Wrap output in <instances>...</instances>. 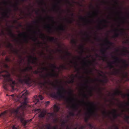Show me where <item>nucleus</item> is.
<instances>
[{
    "mask_svg": "<svg viewBox=\"0 0 129 129\" xmlns=\"http://www.w3.org/2000/svg\"><path fill=\"white\" fill-rule=\"evenodd\" d=\"M78 115L80 113H76ZM84 114V121L89 127V129H92L93 126L90 123L88 122L89 119H93L100 121V117L101 116L103 121L106 122H111L113 123L112 127L111 129H119L117 124L115 123L116 121L120 122V120L118 119V117L123 116V118L128 124H129V115H127L126 113H83ZM129 114V113H128Z\"/></svg>",
    "mask_w": 129,
    "mask_h": 129,
    "instance_id": "1",
    "label": "nucleus"
},
{
    "mask_svg": "<svg viewBox=\"0 0 129 129\" xmlns=\"http://www.w3.org/2000/svg\"><path fill=\"white\" fill-rule=\"evenodd\" d=\"M66 92V91L64 88L62 86H60L58 89L56 94H54V96L57 98H64L65 101L69 103L74 101L75 100L74 99L70 96L72 95L73 91L71 90H70L68 93L69 96L67 97H65L64 94V93Z\"/></svg>",
    "mask_w": 129,
    "mask_h": 129,
    "instance_id": "2",
    "label": "nucleus"
},
{
    "mask_svg": "<svg viewBox=\"0 0 129 129\" xmlns=\"http://www.w3.org/2000/svg\"><path fill=\"white\" fill-rule=\"evenodd\" d=\"M78 104L79 105H82L87 106L86 109L88 113H93L96 109V107L93 102H85L83 100H78Z\"/></svg>",
    "mask_w": 129,
    "mask_h": 129,
    "instance_id": "3",
    "label": "nucleus"
},
{
    "mask_svg": "<svg viewBox=\"0 0 129 129\" xmlns=\"http://www.w3.org/2000/svg\"><path fill=\"white\" fill-rule=\"evenodd\" d=\"M19 81L21 83L29 85L31 83V78L30 74H22L19 76Z\"/></svg>",
    "mask_w": 129,
    "mask_h": 129,
    "instance_id": "4",
    "label": "nucleus"
},
{
    "mask_svg": "<svg viewBox=\"0 0 129 129\" xmlns=\"http://www.w3.org/2000/svg\"><path fill=\"white\" fill-rule=\"evenodd\" d=\"M28 99L25 98L24 99V102L21 104V105L18 107L16 109H11L5 111L2 113H18L19 110H23L26 107L28 102L27 101Z\"/></svg>",
    "mask_w": 129,
    "mask_h": 129,
    "instance_id": "5",
    "label": "nucleus"
},
{
    "mask_svg": "<svg viewBox=\"0 0 129 129\" xmlns=\"http://www.w3.org/2000/svg\"><path fill=\"white\" fill-rule=\"evenodd\" d=\"M18 36L19 38L23 37V40L24 42L26 43H28V38L31 39L34 41H36L37 39V38L35 36L30 37L26 35V32H23L19 34Z\"/></svg>",
    "mask_w": 129,
    "mask_h": 129,
    "instance_id": "6",
    "label": "nucleus"
},
{
    "mask_svg": "<svg viewBox=\"0 0 129 129\" xmlns=\"http://www.w3.org/2000/svg\"><path fill=\"white\" fill-rule=\"evenodd\" d=\"M112 57L115 59V60L113 61L114 63L115 62L121 63L123 64L122 67L124 68L125 69L127 67L129 66V64L126 63V61L125 60L119 59L115 56H113Z\"/></svg>",
    "mask_w": 129,
    "mask_h": 129,
    "instance_id": "7",
    "label": "nucleus"
},
{
    "mask_svg": "<svg viewBox=\"0 0 129 129\" xmlns=\"http://www.w3.org/2000/svg\"><path fill=\"white\" fill-rule=\"evenodd\" d=\"M15 115L18 118V119H20L21 122L22 123V125L24 127H25L26 125L28 124V123L31 122L33 119H31L29 120H24L23 116L21 114V113H15Z\"/></svg>",
    "mask_w": 129,
    "mask_h": 129,
    "instance_id": "8",
    "label": "nucleus"
},
{
    "mask_svg": "<svg viewBox=\"0 0 129 129\" xmlns=\"http://www.w3.org/2000/svg\"><path fill=\"white\" fill-rule=\"evenodd\" d=\"M129 106V102L127 101L124 104H120L118 105V107L122 112L127 111L129 110L128 107Z\"/></svg>",
    "mask_w": 129,
    "mask_h": 129,
    "instance_id": "9",
    "label": "nucleus"
},
{
    "mask_svg": "<svg viewBox=\"0 0 129 129\" xmlns=\"http://www.w3.org/2000/svg\"><path fill=\"white\" fill-rule=\"evenodd\" d=\"M2 76L4 78V80L3 81V87L4 89H7L6 86L7 85V84L6 83L7 82H10L12 81V79L10 77V75L9 74L7 75H3Z\"/></svg>",
    "mask_w": 129,
    "mask_h": 129,
    "instance_id": "10",
    "label": "nucleus"
},
{
    "mask_svg": "<svg viewBox=\"0 0 129 129\" xmlns=\"http://www.w3.org/2000/svg\"><path fill=\"white\" fill-rule=\"evenodd\" d=\"M86 78L89 80H88V83L98 81L103 83H106L108 81V79L106 77H105L102 80L99 79L97 78L93 79L91 78L90 77L88 76H87Z\"/></svg>",
    "mask_w": 129,
    "mask_h": 129,
    "instance_id": "11",
    "label": "nucleus"
},
{
    "mask_svg": "<svg viewBox=\"0 0 129 129\" xmlns=\"http://www.w3.org/2000/svg\"><path fill=\"white\" fill-rule=\"evenodd\" d=\"M81 57L79 56H73L72 60H70L69 61V62L70 63H73V64L75 65L74 66L75 68L76 69H77V62L75 60L76 59H77L78 60H80L81 58Z\"/></svg>",
    "mask_w": 129,
    "mask_h": 129,
    "instance_id": "12",
    "label": "nucleus"
},
{
    "mask_svg": "<svg viewBox=\"0 0 129 129\" xmlns=\"http://www.w3.org/2000/svg\"><path fill=\"white\" fill-rule=\"evenodd\" d=\"M51 71V73H47L44 75L42 76L43 77L45 78L48 77H57L58 76V74L55 72L54 70L53 69H51L50 70Z\"/></svg>",
    "mask_w": 129,
    "mask_h": 129,
    "instance_id": "13",
    "label": "nucleus"
},
{
    "mask_svg": "<svg viewBox=\"0 0 129 129\" xmlns=\"http://www.w3.org/2000/svg\"><path fill=\"white\" fill-rule=\"evenodd\" d=\"M45 19H47L51 21L52 23L54 24L55 23V22L54 21L53 18L52 17L48 16L46 18H42L41 16L39 17V19L38 20L35 22H38V21L42 20L44 21H45Z\"/></svg>",
    "mask_w": 129,
    "mask_h": 129,
    "instance_id": "14",
    "label": "nucleus"
},
{
    "mask_svg": "<svg viewBox=\"0 0 129 129\" xmlns=\"http://www.w3.org/2000/svg\"><path fill=\"white\" fill-rule=\"evenodd\" d=\"M37 60L38 58L37 57H34L31 55H30L29 56L28 59V64L30 62L31 60V63H32L36 64Z\"/></svg>",
    "mask_w": 129,
    "mask_h": 129,
    "instance_id": "15",
    "label": "nucleus"
},
{
    "mask_svg": "<svg viewBox=\"0 0 129 129\" xmlns=\"http://www.w3.org/2000/svg\"><path fill=\"white\" fill-rule=\"evenodd\" d=\"M6 47H7L9 48L13 53L15 54H17L18 53V50L16 49H12V46L10 43H7L6 45Z\"/></svg>",
    "mask_w": 129,
    "mask_h": 129,
    "instance_id": "16",
    "label": "nucleus"
},
{
    "mask_svg": "<svg viewBox=\"0 0 129 129\" xmlns=\"http://www.w3.org/2000/svg\"><path fill=\"white\" fill-rule=\"evenodd\" d=\"M82 64H83L82 68H83L84 66L88 67L91 65L92 64V62L89 60H87L86 62H85L84 61V60H83Z\"/></svg>",
    "mask_w": 129,
    "mask_h": 129,
    "instance_id": "17",
    "label": "nucleus"
},
{
    "mask_svg": "<svg viewBox=\"0 0 129 129\" xmlns=\"http://www.w3.org/2000/svg\"><path fill=\"white\" fill-rule=\"evenodd\" d=\"M67 119H61L60 121L61 123V124L62 125L64 126L66 123L68 122L70 120V117L69 115H68L67 117Z\"/></svg>",
    "mask_w": 129,
    "mask_h": 129,
    "instance_id": "18",
    "label": "nucleus"
},
{
    "mask_svg": "<svg viewBox=\"0 0 129 129\" xmlns=\"http://www.w3.org/2000/svg\"><path fill=\"white\" fill-rule=\"evenodd\" d=\"M88 83V80H87L85 81L84 84L79 88L80 91H83L85 88L87 89L88 88V86L87 84Z\"/></svg>",
    "mask_w": 129,
    "mask_h": 129,
    "instance_id": "19",
    "label": "nucleus"
},
{
    "mask_svg": "<svg viewBox=\"0 0 129 129\" xmlns=\"http://www.w3.org/2000/svg\"><path fill=\"white\" fill-rule=\"evenodd\" d=\"M121 54L123 55H129V50H127L126 47H124L122 49Z\"/></svg>",
    "mask_w": 129,
    "mask_h": 129,
    "instance_id": "20",
    "label": "nucleus"
},
{
    "mask_svg": "<svg viewBox=\"0 0 129 129\" xmlns=\"http://www.w3.org/2000/svg\"><path fill=\"white\" fill-rule=\"evenodd\" d=\"M6 30L8 32L9 35L11 37L13 38L15 37V35L12 33L11 30L9 27H6Z\"/></svg>",
    "mask_w": 129,
    "mask_h": 129,
    "instance_id": "21",
    "label": "nucleus"
},
{
    "mask_svg": "<svg viewBox=\"0 0 129 129\" xmlns=\"http://www.w3.org/2000/svg\"><path fill=\"white\" fill-rule=\"evenodd\" d=\"M79 19L80 20H82L86 23H90L91 22V20L86 19L84 17L81 16L79 18Z\"/></svg>",
    "mask_w": 129,
    "mask_h": 129,
    "instance_id": "22",
    "label": "nucleus"
},
{
    "mask_svg": "<svg viewBox=\"0 0 129 129\" xmlns=\"http://www.w3.org/2000/svg\"><path fill=\"white\" fill-rule=\"evenodd\" d=\"M34 112H38L39 113H47V110L44 109H43L42 110L40 109H37L34 110Z\"/></svg>",
    "mask_w": 129,
    "mask_h": 129,
    "instance_id": "23",
    "label": "nucleus"
},
{
    "mask_svg": "<svg viewBox=\"0 0 129 129\" xmlns=\"http://www.w3.org/2000/svg\"><path fill=\"white\" fill-rule=\"evenodd\" d=\"M77 74H75L74 75L73 74L70 77V80L69 81V83H72L74 82V79L75 78L77 77Z\"/></svg>",
    "mask_w": 129,
    "mask_h": 129,
    "instance_id": "24",
    "label": "nucleus"
},
{
    "mask_svg": "<svg viewBox=\"0 0 129 129\" xmlns=\"http://www.w3.org/2000/svg\"><path fill=\"white\" fill-rule=\"evenodd\" d=\"M113 95H122V92L118 89H116L114 93L113 94Z\"/></svg>",
    "mask_w": 129,
    "mask_h": 129,
    "instance_id": "25",
    "label": "nucleus"
},
{
    "mask_svg": "<svg viewBox=\"0 0 129 129\" xmlns=\"http://www.w3.org/2000/svg\"><path fill=\"white\" fill-rule=\"evenodd\" d=\"M44 27L47 28L48 31L49 33L52 32V28L50 26V24H48L44 25Z\"/></svg>",
    "mask_w": 129,
    "mask_h": 129,
    "instance_id": "26",
    "label": "nucleus"
},
{
    "mask_svg": "<svg viewBox=\"0 0 129 129\" xmlns=\"http://www.w3.org/2000/svg\"><path fill=\"white\" fill-rule=\"evenodd\" d=\"M64 26L62 24H61L56 28V29L57 30H64Z\"/></svg>",
    "mask_w": 129,
    "mask_h": 129,
    "instance_id": "27",
    "label": "nucleus"
},
{
    "mask_svg": "<svg viewBox=\"0 0 129 129\" xmlns=\"http://www.w3.org/2000/svg\"><path fill=\"white\" fill-rule=\"evenodd\" d=\"M32 69V67L31 66L27 67H26L24 69H22V72H24L26 71H28Z\"/></svg>",
    "mask_w": 129,
    "mask_h": 129,
    "instance_id": "28",
    "label": "nucleus"
},
{
    "mask_svg": "<svg viewBox=\"0 0 129 129\" xmlns=\"http://www.w3.org/2000/svg\"><path fill=\"white\" fill-rule=\"evenodd\" d=\"M95 13V12L93 11L92 12L91 14H90L89 13H88V17L89 18H91L93 17L97 16V15Z\"/></svg>",
    "mask_w": 129,
    "mask_h": 129,
    "instance_id": "29",
    "label": "nucleus"
},
{
    "mask_svg": "<svg viewBox=\"0 0 129 129\" xmlns=\"http://www.w3.org/2000/svg\"><path fill=\"white\" fill-rule=\"evenodd\" d=\"M78 49L80 50V53H82L84 52L83 46L82 45H79L78 47Z\"/></svg>",
    "mask_w": 129,
    "mask_h": 129,
    "instance_id": "30",
    "label": "nucleus"
},
{
    "mask_svg": "<svg viewBox=\"0 0 129 129\" xmlns=\"http://www.w3.org/2000/svg\"><path fill=\"white\" fill-rule=\"evenodd\" d=\"M22 93H23L21 96L22 98H23V96L25 97L28 93L27 90H24Z\"/></svg>",
    "mask_w": 129,
    "mask_h": 129,
    "instance_id": "31",
    "label": "nucleus"
},
{
    "mask_svg": "<svg viewBox=\"0 0 129 129\" xmlns=\"http://www.w3.org/2000/svg\"><path fill=\"white\" fill-rule=\"evenodd\" d=\"M114 63V62H107V64L108 67L111 69L112 68H114V66L112 65V64Z\"/></svg>",
    "mask_w": 129,
    "mask_h": 129,
    "instance_id": "32",
    "label": "nucleus"
},
{
    "mask_svg": "<svg viewBox=\"0 0 129 129\" xmlns=\"http://www.w3.org/2000/svg\"><path fill=\"white\" fill-rule=\"evenodd\" d=\"M60 108L58 106L55 105H54V110L55 112H57L59 110Z\"/></svg>",
    "mask_w": 129,
    "mask_h": 129,
    "instance_id": "33",
    "label": "nucleus"
},
{
    "mask_svg": "<svg viewBox=\"0 0 129 129\" xmlns=\"http://www.w3.org/2000/svg\"><path fill=\"white\" fill-rule=\"evenodd\" d=\"M104 42L107 44H109L110 45H111L112 43L110 42L108 40L107 38H105L104 41Z\"/></svg>",
    "mask_w": 129,
    "mask_h": 129,
    "instance_id": "34",
    "label": "nucleus"
},
{
    "mask_svg": "<svg viewBox=\"0 0 129 129\" xmlns=\"http://www.w3.org/2000/svg\"><path fill=\"white\" fill-rule=\"evenodd\" d=\"M2 16L4 17H8L9 16L8 15V12H4L2 14Z\"/></svg>",
    "mask_w": 129,
    "mask_h": 129,
    "instance_id": "35",
    "label": "nucleus"
},
{
    "mask_svg": "<svg viewBox=\"0 0 129 129\" xmlns=\"http://www.w3.org/2000/svg\"><path fill=\"white\" fill-rule=\"evenodd\" d=\"M124 29L123 28H121L120 29L118 28H116L113 30V31L115 32H118V31H121L122 32L124 31Z\"/></svg>",
    "mask_w": 129,
    "mask_h": 129,
    "instance_id": "36",
    "label": "nucleus"
},
{
    "mask_svg": "<svg viewBox=\"0 0 129 129\" xmlns=\"http://www.w3.org/2000/svg\"><path fill=\"white\" fill-rule=\"evenodd\" d=\"M120 19L121 20V22L122 23H124V20H125V18H119V17H117L115 18L114 20L115 21H116L118 19Z\"/></svg>",
    "mask_w": 129,
    "mask_h": 129,
    "instance_id": "37",
    "label": "nucleus"
},
{
    "mask_svg": "<svg viewBox=\"0 0 129 129\" xmlns=\"http://www.w3.org/2000/svg\"><path fill=\"white\" fill-rule=\"evenodd\" d=\"M65 66V65L64 64H61L60 65L59 67H58V69H66Z\"/></svg>",
    "mask_w": 129,
    "mask_h": 129,
    "instance_id": "38",
    "label": "nucleus"
},
{
    "mask_svg": "<svg viewBox=\"0 0 129 129\" xmlns=\"http://www.w3.org/2000/svg\"><path fill=\"white\" fill-rule=\"evenodd\" d=\"M45 126L46 127L47 129H52V126L50 124H48L45 125Z\"/></svg>",
    "mask_w": 129,
    "mask_h": 129,
    "instance_id": "39",
    "label": "nucleus"
},
{
    "mask_svg": "<svg viewBox=\"0 0 129 129\" xmlns=\"http://www.w3.org/2000/svg\"><path fill=\"white\" fill-rule=\"evenodd\" d=\"M107 25L105 24H103L102 25V27H101L99 25L97 26V28L99 29H102L104 27H107Z\"/></svg>",
    "mask_w": 129,
    "mask_h": 129,
    "instance_id": "40",
    "label": "nucleus"
},
{
    "mask_svg": "<svg viewBox=\"0 0 129 129\" xmlns=\"http://www.w3.org/2000/svg\"><path fill=\"white\" fill-rule=\"evenodd\" d=\"M46 37L48 40L50 41H53L54 40V38L53 37H50L48 36H46Z\"/></svg>",
    "mask_w": 129,
    "mask_h": 129,
    "instance_id": "41",
    "label": "nucleus"
},
{
    "mask_svg": "<svg viewBox=\"0 0 129 129\" xmlns=\"http://www.w3.org/2000/svg\"><path fill=\"white\" fill-rule=\"evenodd\" d=\"M50 67L51 68H53V69H58V67H56L55 65V64H51L50 65Z\"/></svg>",
    "mask_w": 129,
    "mask_h": 129,
    "instance_id": "42",
    "label": "nucleus"
},
{
    "mask_svg": "<svg viewBox=\"0 0 129 129\" xmlns=\"http://www.w3.org/2000/svg\"><path fill=\"white\" fill-rule=\"evenodd\" d=\"M18 5V3H16L14 4L12 6L15 9L16 8L17 9H18V8L17 7V5Z\"/></svg>",
    "mask_w": 129,
    "mask_h": 129,
    "instance_id": "43",
    "label": "nucleus"
},
{
    "mask_svg": "<svg viewBox=\"0 0 129 129\" xmlns=\"http://www.w3.org/2000/svg\"><path fill=\"white\" fill-rule=\"evenodd\" d=\"M103 61H106L107 60V58L106 56L104 55L102 56L101 57Z\"/></svg>",
    "mask_w": 129,
    "mask_h": 129,
    "instance_id": "44",
    "label": "nucleus"
},
{
    "mask_svg": "<svg viewBox=\"0 0 129 129\" xmlns=\"http://www.w3.org/2000/svg\"><path fill=\"white\" fill-rule=\"evenodd\" d=\"M88 94L90 96L92 95V90L91 88H90L88 91Z\"/></svg>",
    "mask_w": 129,
    "mask_h": 129,
    "instance_id": "45",
    "label": "nucleus"
},
{
    "mask_svg": "<svg viewBox=\"0 0 129 129\" xmlns=\"http://www.w3.org/2000/svg\"><path fill=\"white\" fill-rule=\"evenodd\" d=\"M12 82L11 83H10V85L13 89L14 87V85L15 84V81H12Z\"/></svg>",
    "mask_w": 129,
    "mask_h": 129,
    "instance_id": "46",
    "label": "nucleus"
},
{
    "mask_svg": "<svg viewBox=\"0 0 129 129\" xmlns=\"http://www.w3.org/2000/svg\"><path fill=\"white\" fill-rule=\"evenodd\" d=\"M40 114L39 115V116L40 118H44V117L45 114L46 113H40Z\"/></svg>",
    "mask_w": 129,
    "mask_h": 129,
    "instance_id": "47",
    "label": "nucleus"
},
{
    "mask_svg": "<svg viewBox=\"0 0 129 129\" xmlns=\"http://www.w3.org/2000/svg\"><path fill=\"white\" fill-rule=\"evenodd\" d=\"M66 21L68 23H71L73 22V19H66Z\"/></svg>",
    "mask_w": 129,
    "mask_h": 129,
    "instance_id": "48",
    "label": "nucleus"
},
{
    "mask_svg": "<svg viewBox=\"0 0 129 129\" xmlns=\"http://www.w3.org/2000/svg\"><path fill=\"white\" fill-rule=\"evenodd\" d=\"M40 69L43 70H45L46 71H48V70H49V69L47 67H43L42 68H40Z\"/></svg>",
    "mask_w": 129,
    "mask_h": 129,
    "instance_id": "49",
    "label": "nucleus"
},
{
    "mask_svg": "<svg viewBox=\"0 0 129 129\" xmlns=\"http://www.w3.org/2000/svg\"><path fill=\"white\" fill-rule=\"evenodd\" d=\"M54 122L55 123H56L59 121L58 118H55L53 119Z\"/></svg>",
    "mask_w": 129,
    "mask_h": 129,
    "instance_id": "50",
    "label": "nucleus"
},
{
    "mask_svg": "<svg viewBox=\"0 0 129 129\" xmlns=\"http://www.w3.org/2000/svg\"><path fill=\"white\" fill-rule=\"evenodd\" d=\"M108 21L104 19H103L100 21V23L101 24L102 23H108Z\"/></svg>",
    "mask_w": 129,
    "mask_h": 129,
    "instance_id": "51",
    "label": "nucleus"
},
{
    "mask_svg": "<svg viewBox=\"0 0 129 129\" xmlns=\"http://www.w3.org/2000/svg\"><path fill=\"white\" fill-rule=\"evenodd\" d=\"M40 38L43 39H44L46 37L44 34L42 33L40 34Z\"/></svg>",
    "mask_w": 129,
    "mask_h": 129,
    "instance_id": "52",
    "label": "nucleus"
},
{
    "mask_svg": "<svg viewBox=\"0 0 129 129\" xmlns=\"http://www.w3.org/2000/svg\"><path fill=\"white\" fill-rule=\"evenodd\" d=\"M106 51V49H101L100 51L103 55H104Z\"/></svg>",
    "mask_w": 129,
    "mask_h": 129,
    "instance_id": "53",
    "label": "nucleus"
},
{
    "mask_svg": "<svg viewBox=\"0 0 129 129\" xmlns=\"http://www.w3.org/2000/svg\"><path fill=\"white\" fill-rule=\"evenodd\" d=\"M57 7V5H54L52 8V9L53 11H56V9Z\"/></svg>",
    "mask_w": 129,
    "mask_h": 129,
    "instance_id": "54",
    "label": "nucleus"
},
{
    "mask_svg": "<svg viewBox=\"0 0 129 129\" xmlns=\"http://www.w3.org/2000/svg\"><path fill=\"white\" fill-rule=\"evenodd\" d=\"M28 27L29 28L27 30L29 31H31V29L33 27V26L32 25H30L28 26Z\"/></svg>",
    "mask_w": 129,
    "mask_h": 129,
    "instance_id": "55",
    "label": "nucleus"
},
{
    "mask_svg": "<svg viewBox=\"0 0 129 129\" xmlns=\"http://www.w3.org/2000/svg\"><path fill=\"white\" fill-rule=\"evenodd\" d=\"M114 14H116V15L117 16H118L119 15H120L121 13V12H113Z\"/></svg>",
    "mask_w": 129,
    "mask_h": 129,
    "instance_id": "56",
    "label": "nucleus"
},
{
    "mask_svg": "<svg viewBox=\"0 0 129 129\" xmlns=\"http://www.w3.org/2000/svg\"><path fill=\"white\" fill-rule=\"evenodd\" d=\"M119 35V34L118 33H115L114 35L113 36V38H116L118 37Z\"/></svg>",
    "mask_w": 129,
    "mask_h": 129,
    "instance_id": "57",
    "label": "nucleus"
},
{
    "mask_svg": "<svg viewBox=\"0 0 129 129\" xmlns=\"http://www.w3.org/2000/svg\"><path fill=\"white\" fill-rule=\"evenodd\" d=\"M4 30L2 29L1 30H0V35H4Z\"/></svg>",
    "mask_w": 129,
    "mask_h": 129,
    "instance_id": "58",
    "label": "nucleus"
},
{
    "mask_svg": "<svg viewBox=\"0 0 129 129\" xmlns=\"http://www.w3.org/2000/svg\"><path fill=\"white\" fill-rule=\"evenodd\" d=\"M82 96L84 98H87V95L84 93H83L82 94Z\"/></svg>",
    "mask_w": 129,
    "mask_h": 129,
    "instance_id": "59",
    "label": "nucleus"
},
{
    "mask_svg": "<svg viewBox=\"0 0 129 129\" xmlns=\"http://www.w3.org/2000/svg\"><path fill=\"white\" fill-rule=\"evenodd\" d=\"M38 97L41 100H42L43 99V97L41 95H39Z\"/></svg>",
    "mask_w": 129,
    "mask_h": 129,
    "instance_id": "60",
    "label": "nucleus"
},
{
    "mask_svg": "<svg viewBox=\"0 0 129 129\" xmlns=\"http://www.w3.org/2000/svg\"><path fill=\"white\" fill-rule=\"evenodd\" d=\"M91 71H89L86 70V71L84 72V73L86 74H88L89 72H91Z\"/></svg>",
    "mask_w": 129,
    "mask_h": 129,
    "instance_id": "61",
    "label": "nucleus"
},
{
    "mask_svg": "<svg viewBox=\"0 0 129 129\" xmlns=\"http://www.w3.org/2000/svg\"><path fill=\"white\" fill-rule=\"evenodd\" d=\"M66 55L67 56H70L71 54L69 52H66Z\"/></svg>",
    "mask_w": 129,
    "mask_h": 129,
    "instance_id": "62",
    "label": "nucleus"
},
{
    "mask_svg": "<svg viewBox=\"0 0 129 129\" xmlns=\"http://www.w3.org/2000/svg\"><path fill=\"white\" fill-rule=\"evenodd\" d=\"M5 60L7 61H10V59L8 58L7 57H6L5 59Z\"/></svg>",
    "mask_w": 129,
    "mask_h": 129,
    "instance_id": "63",
    "label": "nucleus"
},
{
    "mask_svg": "<svg viewBox=\"0 0 129 129\" xmlns=\"http://www.w3.org/2000/svg\"><path fill=\"white\" fill-rule=\"evenodd\" d=\"M2 3L4 4V5H6L7 4H8V3L6 1H3Z\"/></svg>",
    "mask_w": 129,
    "mask_h": 129,
    "instance_id": "64",
    "label": "nucleus"
}]
</instances>
